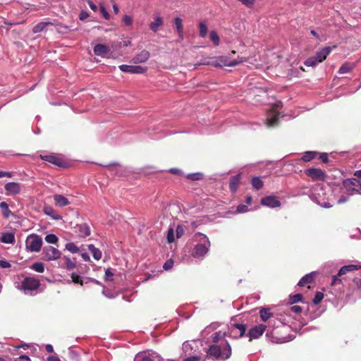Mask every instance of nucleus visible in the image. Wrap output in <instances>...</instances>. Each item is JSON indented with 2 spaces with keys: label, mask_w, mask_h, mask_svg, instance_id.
I'll return each mask as SVG.
<instances>
[{
  "label": "nucleus",
  "mask_w": 361,
  "mask_h": 361,
  "mask_svg": "<svg viewBox=\"0 0 361 361\" xmlns=\"http://www.w3.org/2000/svg\"><path fill=\"white\" fill-rule=\"evenodd\" d=\"M231 355V347L228 341L220 345L213 344L209 345L206 351L204 358L212 359L216 361L219 360H228Z\"/></svg>",
  "instance_id": "nucleus-1"
},
{
  "label": "nucleus",
  "mask_w": 361,
  "mask_h": 361,
  "mask_svg": "<svg viewBox=\"0 0 361 361\" xmlns=\"http://www.w3.org/2000/svg\"><path fill=\"white\" fill-rule=\"evenodd\" d=\"M192 240L197 243L192 251V256L195 258L202 259L209 252L211 245L210 241L206 235L199 232L193 235Z\"/></svg>",
  "instance_id": "nucleus-2"
},
{
  "label": "nucleus",
  "mask_w": 361,
  "mask_h": 361,
  "mask_svg": "<svg viewBox=\"0 0 361 361\" xmlns=\"http://www.w3.org/2000/svg\"><path fill=\"white\" fill-rule=\"evenodd\" d=\"M332 48L331 47H326L317 51L315 56L308 58L305 61V65L307 66H314L317 63L324 61L327 56L331 53Z\"/></svg>",
  "instance_id": "nucleus-3"
},
{
  "label": "nucleus",
  "mask_w": 361,
  "mask_h": 361,
  "mask_svg": "<svg viewBox=\"0 0 361 361\" xmlns=\"http://www.w3.org/2000/svg\"><path fill=\"white\" fill-rule=\"evenodd\" d=\"M42 246V239L37 234H31L25 240L26 249L30 252H39Z\"/></svg>",
  "instance_id": "nucleus-4"
},
{
  "label": "nucleus",
  "mask_w": 361,
  "mask_h": 361,
  "mask_svg": "<svg viewBox=\"0 0 361 361\" xmlns=\"http://www.w3.org/2000/svg\"><path fill=\"white\" fill-rule=\"evenodd\" d=\"M346 193L349 195H353L354 193L361 194L360 191L361 189V183L357 178H347L343 180L342 183Z\"/></svg>",
  "instance_id": "nucleus-5"
},
{
  "label": "nucleus",
  "mask_w": 361,
  "mask_h": 361,
  "mask_svg": "<svg viewBox=\"0 0 361 361\" xmlns=\"http://www.w3.org/2000/svg\"><path fill=\"white\" fill-rule=\"evenodd\" d=\"M361 269V265L349 264L342 267L338 271L337 275L332 277L331 286L342 285V280L338 277L347 274L348 272L358 270Z\"/></svg>",
  "instance_id": "nucleus-6"
},
{
  "label": "nucleus",
  "mask_w": 361,
  "mask_h": 361,
  "mask_svg": "<svg viewBox=\"0 0 361 361\" xmlns=\"http://www.w3.org/2000/svg\"><path fill=\"white\" fill-rule=\"evenodd\" d=\"M42 259L45 261L56 260L61 257V252L58 249L51 246H45L42 250Z\"/></svg>",
  "instance_id": "nucleus-7"
},
{
  "label": "nucleus",
  "mask_w": 361,
  "mask_h": 361,
  "mask_svg": "<svg viewBox=\"0 0 361 361\" xmlns=\"http://www.w3.org/2000/svg\"><path fill=\"white\" fill-rule=\"evenodd\" d=\"M305 174L310 177L312 181H325L327 178L326 172L317 168L305 169Z\"/></svg>",
  "instance_id": "nucleus-8"
},
{
  "label": "nucleus",
  "mask_w": 361,
  "mask_h": 361,
  "mask_svg": "<svg viewBox=\"0 0 361 361\" xmlns=\"http://www.w3.org/2000/svg\"><path fill=\"white\" fill-rule=\"evenodd\" d=\"M40 281L34 277H25L21 282V289L26 291H33L39 288Z\"/></svg>",
  "instance_id": "nucleus-9"
},
{
  "label": "nucleus",
  "mask_w": 361,
  "mask_h": 361,
  "mask_svg": "<svg viewBox=\"0 0 361 361\" xmlns=\"http://www.w3.org/2000/svg\"><path fill=\"white\" fill-rule=\"evenodd\" d=\"M245 59L243 57H238V59L231 61L226 56H220L217 62L214 64L215 66H235L242 63Z\"/></svg>",
  "instance_id": "nucleus-10"
},
{
  "label": "nucleus",
  "mask_w": 361,
  "mask_h": 361,
  "mask_svg": "<svg viewBox=\"0 0 361 361\" xmlns=\"http://www.w3.org/2000/svg\"><path fill=\"white\" fill-rule=\"evenodd\" d=\"M119 69L123 73H135V74H141L144 73L147 71V67H143L141 66H130V65H121L119 66Z\"/></svg>",
  "instance_id": "nucleus-11"
},
{
  "label": "nucleus",
  "mask_w": 361,
  "mask_h": 361,
  "mask_svg": "<svg viewBox=\"0 0 361 361\" xmlns=\"http://www.w3.org/2000/svg\"><path fill=\"white\" fill-rule=\"evenodd\" d=\"M4 188L6 192V195H14L20 193L22 185L19 183L10 182L4 185Z\"/></svg>",
  "instance_id": "nucleus-12"
},
{
  "label": "nucleus",
  "mask_w": 361,
  "mask_h": 361,
  "mask_svg": "<svg viewBox=\"0 0 361 361\" xmlns=\"http://www.w3.org/2000/svg\"><path fill=\"white\" fill-rule=\"evenodd\" d=\"M261 204L263 206H266L270 208H276L281 206V202L279 200L278 197L273 195L263 197L261 200Z\"/></svg>",
  "instance_id": "nucleus-13"
},
{
  "label": "nucleus",
  "mask_w": 361,
  "mask_h": 361,
  "mask_svg": "<svg viewBox=\"0 0 361 361\" xmlns=\"http://www.w3.org/2000/svg\"><path fill=\"white\" fill-rule=\"evenodd\" d=\"M266 329L267 326L264 324H259L251 328L248 333L250 341L259 338L264 334Z\"/></svg>",
  "instance_id": "nucleus-14"
},
{
  "label": "nucleus",
  "mask_w": 361,
  "mask_h": 361,
  "mask_svg": "<svg viewBox=\"0 0 361 361\" xmlns=\"http://www.w3.org/2000/svg\"><path fill=\"white\" fill-rule=\"evenodd\" d=\"M39 157L42 160H44V161H48L51 164H53L56 166H63L64 165V161L63 160L56 156L55 154H45V155H43V154H40L39 155Z\"/></svg>",
  "instance_id": "nucleus-15"
},
{
  "label": "nucleus",
  "mask_w": 361,
  "mask_h": 361,
  "mask_svg": "<svg viewBox=\"0 0 361 361\" xmlns=\"http://www.w3.org/2000/svg\"><path fill=\"white\" fill-rule=\"evenodd\" d=\"M247 329V326L242 324H233L231 327V334L234 338L242 337L244 336Z\"/></svg>",
  "instance_id": "nucleus-16"
},
{
  "label": "nucleus",
  "mask_w": 361,
  "mask_h": 361,
  "mask_svg": "<svg viewBox=\"0 0 361 361\" xmlns=\"http://www.w3.org/2000/svg\"><path fill=\"white\" fill-rule=\"evenodd\" d=\"M75 232L80 238H85L90 235V228L86 223L77 224Z\"/></svg>",
  "instance_id": "nucleus-17"
},
{
  "label": "nucleus",
  "mask_w": 361,
  "mask_h": 361,
  "mask_svg": "<svg viewBox=\"0 0 361 361\" xmlns=\"http://www.w3.org/2000/svg\"><path fill=\"white\" fill-rule=\"evenodd\" d=\"M93 51L95 55L104 57L109 52L110 49L105 44H98L94 46Z\"/></svg>",
  "instance_id": "nucleus-18"
},
{
  "label": "nucleus",
  "mask_w": 361,
  "mask_h": 361,
  "mask_svg": "<svg viewBox=\"0 0 361 361\" xmlns=\"http://www.w3.org/2000/svg\"><path fill=\"white\" fill-rule=\"evenodd\" d=\"M54 201L56 206L63 207L70 204L69 200L62 195H54Z\"/></svg>",
  "instance_id": "nucleus-19"
},
{
  "label": "nucleus",
  "mask_w": 361,
  "mask_h": 361,
  "mask_svg": "<svg viewBox=\"0 0 361 361\" xmlns=\"http://www.w3.org/2000/svg\"><path fill=\"white\" fill-rule=\"evenodd\" d=\"M149 52L147 50H142L138 53L134 58L133 62L135 63H144L149 58Z\"/></svg>",
  "instance_id": "nucleus-20"
},
{
  "label": "nucleus",
  "mask_w": 361,
  "mask_h": 361,
  "mask_svg": "<svg viewBox=\"0 0 361 361\" xmlns=\"http://www.w3.org/2000/svg\"><path fill=\"white\" fill-rule=\"evenodd\" d=\"M240 181V174H238L236 176L231 177L229 183V188L233 192H235L237 191Z\"/></svg>",
  "instance_id": "nucleus-21"
},
{
  "label": "nucleus",
  "mask_w": 361,
  "mask_h": 361,
  "mask_svg": "<svg viewBox=\"0 0 361 361\" xmlns=\"http://www.w3.org/2000/svg\"><path fill=\"white\" fill-rule=\"evenodd\" d=\"M44 212L47 216H51L53 219L59 220L61 219V216L51 207H45L44 208Z\"/></svg>",
  "instance_id": "nucleus-22"
},
{
  "label": "nucleus",
  "mask_w": 361,
  "mask_h": 361,
  "mask_svg": "<svg viewBox=\"0 0 361 361\" xmlns=\"http://www.w3.org/2000/svg\"><path fill=\"white\" fill-rule=\"evenodd\" d=\"M314 281V273H310L304 276L298 282L299 286H304L306 284L312 283Z\"/></svg>",
  "instance_id": "nucleus-23"
},
{
  "label": "nucleus",
  "mask_w": 361,
  "mask_h": 361,
  "mask_svg": "<svg viewBox=\"0 0 361 361\" xmlns=\"http://www.w3.org/2000/svg\"><path fill=\"white\" fill-rule=\"evenodd\" d=\"M1 241L4 243L13 244L15 242V236L12 233H4L1 238Z\"/></svg>",
  "instance_id": "nucleus-24"
},
{
  "label": "nucleus",
  "mask_w": 361,
  "mask_h": 361,
  "mask_svg": "<svg viewBox=\"0 0 361 361\" xmlns=\"http://www.w3.org/2000/svg\"><path fill=\"white\" fill-rule=\"evenodd\" d=\"M88 250L91 252L94 259L99 260L102 258V252L98 248L95 247L94 245H89Z\"/></svg>",
  "instance_id": "nucleus-25"
},
{
  "label": "nucleus",
  "mask_w": 361,
  "mask_h": 361,
  "mask_svg": "<svg viewBox=\"0 0 361 361\" xmlns=\"http://www.w3.org/2000/svg\"><path fill=\"white\" fill-rule=\"evenodd\" d=\"M319 154L318 152L314 151H307L305 152L303 156L301 157V160L305 162L310 161L311 160L315 159L317 156Z\"/></svg>",
  "instance_id": "nucleus-26"
},
{
  "label": "nucleus",
  "mask_w": 361,
  "mask_h": 361,
  "mask_svg": "<svg viewBox=\"0 0 361 361\" xmlns=\"http://www.w3.org/2000/svg\"><path fill=\"white\" fill-rule=\"evenodd\" d=\"M354 68V65L350 63H345L339 68L338 73L344 74L350 72Z\"/></svg>",
  "instance_id": "nucleus-27"
},
{
  "label": "nucleus",
  "mask_w": 361,
  "mask_h": 361,
  "mask_svg": "<svg viewBox=\"0 0 361 361\" xmlns=\"http://www.w3.org/2000/svg\"><path fill=\"white\" fill-rule=\"evenodd\" d=\"M260 317L263 322H267L271 317L273 316V314L270 312L269 309L263 308L259 312Z\"/></svg>",
  "instance_id": "nucleus-28"
},
{
  "label": "nucleus",
  "mask_w": 361,
  "mask_h": 361,
  "mask_svg": "<svg viewBox=\"0 0 361 361\" xmlns=\"http://www.w3.org/2000/svg\"><path fill=\"white\" fill-rule=\"evenodd\" d=\"M279 123V116L278 114H275L271 117L268 118L267 119V125L269 127H274L277 126Z\"/></svg>",
  "instance_id": "nucleus-29"
},
{
  "label": "nucleus",
  "mask_w": 361,
  "mask_h": 361,
  "mask_svg": "<svg viewBox=\"0 0 361 361\" xmlns=\"http://www.w3.org/2000/svg\"><path fill=\"white\" fill-rule=\"evenodd\" d=\"M251 183L252 187L256 190L261 189L264 183L259 177H254L252 178Z\"/></svg>",
  "instance_id": "nucleus-30"
},
{
  "label": "nucleus",
  "mask_w": 361,
  "mask_h": 361,
  "mask_svg": "<svg viewBox=\"0 0 361 361\" xmlns=\"http://www.w3.org/2000/svg\"><path fill=\"white\" fill-rule=\"evenodd\" d=\"M0 208L3 211V216L5 218H8L11 213V212L10 211V209L8 208V204L5 202H0Z\"/></svg>",
  "instance_id": "nucleus-31"
},
{
  "label": "nucleus",
  "mask_w": 361,
  "mask_h": 361,
  "mask_svg": "<svg viewBox=\"0 0 361 361\" xmlns=\"http://www.w3.org/2000/svg\"><path fill=\"white\" fill-rule=\"evenodd\" d=\"M30 268L38 273H43L44 271V265L42 262H35L31 265Z\"/></svg>",
  "instance_id": "nucleus-32"
},
{
  "label": "nucleus",
  "mask_w": 361,
  "mask_h": 361,
  "mask_svg": "<svg viewBox=\"0 0 361 361\" xmlns=\"http://www.w3.org/2000/svg\"><path fill=\"white\" fill-rule=\"evenodd\" d=\"M204 176L202 173H192L187 176V178L191 180H200L203 178Z\"/></svg>",
  "instance_id": "nucleus-33"
},
{
  "label": "nucleus",
  "mask_w": 361,
  "mask_h": 361,
  "mask_svg": "<svg viewBox=\"0 0 361 361\" xmlns=\"http://www.w3.org/2000/svg\"><path fill=\"white\" fill-rule=\"evenodd\" d=\"M209 38L213 42L214 46H218L219 44V37L216 31L212 30L210 32Z\"/></svg>",
  "instance_id": "nucleus-34"
},
{
  "label": "nucleus",
  "mask_w": 361,
  "mask_h": 361,
  "mask_svg": "<svg viewBox=\"0 0 361 361\" xmlns=\"http://www.w3.org/2000/svg\"><path fill=\"white\" fill-rule=\"evenodd\" d=\"M302 295L299 293L293 295H290L289 303L292 305L298 302H301L302 300Z\"/></svg>",
  "instance_id": "nucleus-35"
},
{
  "label": "nucleus",
  "mask_w": 361,
  "mask_h": 361,
  "mask_svg": "<svg viewBox=\"0 0 361 361\" xmlns=\"http://www.w3.org/2000/svg\"><path fill=\"white\" fill-rule=\"evenodd\" d=\"M71 277L72 281L74 283L79 284L80 286H83V281L82 279V277L80 275H78L76 273H72Z\"/></svg>",
  "instance_id": "nucleus-36"
},
{
  "label": "nucleus",
  "mask_w": 361,
  "mask_h": 361,
  "mask_svg": "<svg viewBox=\"0 0 361 361\" xmlns=\"http://www.w3.org/2000/svg\"><path fill=\"white\" fill-rule=\"evenodd\" d=\"M324 293H322V292H319V291H317L312 300V302L314 304V305H318L319 304L322 300H323L324 298Z\"/></svg>",
  "instance_id": "nucleus-37"
},
{
  "label": "nucleus",
  "mask_w": 361,
  "mask_h": 361,
  "mask_svg": "<svg viewBox=\"0 0 361 361\" xmlns=\"http://www.w3.org/2000/svg\"><path fill=\"white\" fill-rule=\"evenodd\" d=\"M45 240L48 243L56 244L58 242V238L54 234H48L45 237Z\"/></svg>",
  "instance_id": "nucleus-38"
},
{
  "label": "nucleus",
  "mask_w": 361,
  "mask_h": 361,
  "mask_svg": "<svg viewBox=\"0 0 361 361\" xmlns=\"http://www.w3.org/2000/svg\"><path fill=\"white\" fill-rule=\"evenodd\" d=\"M66 249L72 253H76L79 251L78 246L73 243H68L66 245Z\"/></svg>",
  "instance_id": "nucleus-39"
},
{
  "label": "nucleus",
  "mask_w": 361,
  "mask_h": 361,
  "mask_svg": "<svg viewBox=\"0 0 361 361\" xmlns=\"http://www.w3.org/2000/svg\"><path fill=\"white\" fill-rule=\"evenodd\" d=\"M99 10H100V12H101L102 15L103 16L104 18L106 20H110V15L107 12V11L105 8L104 4H102V3L99 4Z\"/></svg>",
  "instance_id": "nucleus-40"
},
{
  "label": "nucleus",
  "mask_w": 361,
  "mask_h": 361,
  "mask_svg": "<svg viewBox=\"0 0 361 361\" xmlns=\"http://www.w3.org/2000/svg\"><path fill=\"white\" fill-rule=\"evenodd\" d=\"M224 336L225 334H222L221 331L215 332L212 336V342L218 343L221 338L224 337Z\"/></svg>",
  "instance_id": "nucleus-41"
},
{
  "label": "nucleus",
  "mask_w": 361,
  "mask_h": 361,
  "mask_svg": "<svg viewBox=\"0 0 361 361\" xmlns=\"http://www.w3.org/2000/svg\"><path fill=\"white\" fill-rule=\"evenodd\" d=\"M66 259V267L68 270L73 269L75 267V264L71 260L69 257H65Z\"/></svg>",
  "instance_id": "nucleus-42"
},
{
  "label": "nucleus",
  "mask_w": 361,
  "mask_h": 361,
  "mask_svg": "<svg viewBox=\"0 0 361 361\" xmlns=\"http://www.w3.org/2000/svg\"><path fill=\"white\" fill-rule=\"evenodd\" d=\"M174 232L172 228H170L167 231V240L169 243H171L174 241Z\"/></svg>",
  "instance_id": "nucleus-43"
},
{
  "label": "nucleus",
  "mask_w": 361,
  "mask_h": 361,
  "mask_svg": "<svg viewBox=\"0 0 361 361\" xmlns=\"http://www.w3.org/2000/svg\"><path fill=\"white\" fill-rule=\"evenodd\" d=\"M207 34V24H200V35L201 37H204Z\"/></svg>",
  "instance_id": "nucleus-44"
},
{
  "label": "nucleus",
  "mask_w": 361,
  "mask_h": 361,
  "mask_svg": "<svg viewBox=\"0 0 361 361\" xmlns=\"http://www.w3.org/2000/svg\"><path fill=\"white\" fill-rule=\"evenodd\" d=\"M206 358H202L200 356L193 355L185 357L184 361H205Z\"/></svg>",
  "instance_id": "nucleus-45"
},
{
  "label": "nucleus",
  "mask_w": 361,
  "mask_h": 361,
  "mask_svg": "<svg viewBox=\"0 0 361 361\" xmlns=\"http://www.w3.org/2000/svg\"><path fill=\"white\" fill-rule=\"evenodd\" d=\"M45 25L46 24H37L35 25L32 29L33 33H37L42 31L44 29Z\"/></svg>",
  "instance_id": "nucleus-46"
},
{
  "label": "nucleus",
  "mask_w": 361,
  "mask_h": 361,
  "mask_svg": "<svg viewBox=\"0 0 361 361\" xmlns=\"http://www.w3.org/2000/svg\"><path fill=\"white\" fill-rule=\"evenodd\" d=\"M319 159L323 162V163H328L329 162V157L327 153H319Z\"/></svg>",
  "instance_id": "nucleus-47"
},
{
  "label": "nucleus",
  "mask_w": 361,
  "mask_h": 361,
  "mask_svg": "<svg viewBox=\"0 0 361 361\" xmlns=\"http://www.w3.org/2000/svg\"><path fill=\"white\" fill-rule=\"evenodd\" d=\"M236 211L238 213H244V212H246L248 211V208H247V206H246L245 204H239L237 207Z\"/></svg>",
  "instance_id": "nucleus-48"
},
{
  "label": "nucleus",
  "mask_w": 361,
  "mask_h": 361,
  "mask_svg": "<svg viewBox=\"0 0 361 361\" xmlns=\"http://www.w3.org/2000/svg\"><path fill=\"white\" fill-rule=\"evenodd\" d=\"M173 265V261L172 259H169L167 260L164 266H163V268L165 269V270H169L170 269L172 268Z\"/></svg>",
  "instance_id": "nucleus-49"
},
{
  "label": "nucleus",
  "mask_w": 361,
  "mask_h": 361,
  "mask_svg": "<svg viewBox=\"0 0 361 361\" xmlns=\"http://www.w3.org/2000/svg\"><path fill=\"white\" fill-rule=\"evenodd\" d=\"M353 282L357 288L361 289V274L353 279Z\"/></svg>",
  "instance_id": "nucleus-50"
},
{
  "label": "nucleus",
  "mask_w": 361,
  "mask_h": 361,
  "mask_svg": "<svg viewBox=\"0 0 361 361\" xmlns=\"http://www.w3.org/2000/svg\"><path fill=\"white\" fill-rule=\"evenodd\" d=\"M114 274L111 272L110 269H107L105 271V280L111 281Z\"/></svg>",
  "instance_id": "nucleus-51"
},
{
  "label": "nucleus",
  "mask_w": 361,
  "mask_h": 361,
  "mask_svg": "<svg viewBox=\"0 0 361 361\" xmlns=\"http://www.w3.org/2000/svg\"><path fill=\"white\" fill-rule=\"evenodd\" d=\"M56 25V30L59 32H65V31L63 30H67L68 27L67 26H63L64 24H61V23H59V24H54Z\"/></svg>",
  "instance_id": "nucleus-52"
},
{
  "label": "nucleus",
  "mask_w": 361,
  "mask_h": 361,
  "mask_svg": "<svg viewBox=\"0 0 361 361\" xmlns=\"http://www.w3.org/2000/svg\"><path fill=\"white\" fill-rule=\"evenodd\" d=\"M89 16V14L87 11H82L80 14H79V19L82 21L85 20V19L87 18V17Z\"/></svg>",
  "instance_id": "nucleus-53"
},
{
  "label": "nucleus",
  "mask_w": 361,
  "mask_h": 361,
  "mask_svg": "<svg viewBox=\"0 0 361 361\" xmlns=\"http://www.w3.org/2000/svg\"><path fill=\"white\" fill-rule=\"evenodd\" d=\"M290 310L293 312L299 314V313H300L302 312V307L300 306H299V305H294V306H292L290 307Z\"/></svg>",
  "instance_id": "nucleus-54"
},
{
  "label": "nucleus",
  "mask_w": 361,
  "mask_h": 361,
  "mask_svg": "<svg viewBox=\"0 0 361 361\" xmlns=\"http://www.w3.org/2000/svg\"><path fill=\"white\" fill-rule=\"evenodd\" d=\"M184 233L183 227L178 225L176 228V235L178 238H180Z\"/></svg>",
  "instance_id": "nucleus-55"
},
{
  "label": "nucleus",
  "mask_w": 361,
  "mask_h": 361,
  "mask_svg": "<svg viewBox=\"0 0 361 361\" xmlns=\"http://www.w3.org/2000/svg\"><path fill=\"white\" fill-rule=\"evenodd\" d=\"M11 267V265L8 262L0 260V267L6 269V268H10Z\"/></svg>",
  "instance_id": "nucleus-56"
},
{
  "label": "nucleus",
  "mask_w": 361,
  "mask_h": 361,
  "mask_svg": "<svg viewBox=\"0 0 361 361\" xmlns=\"http://www.w3.org/2000/svg\"><path fill=\"white\" fill-rule=\"evenodd\" d=\"M246 6L250 7L254 4L255 0H239Z\"/></svg>",
  "instance_id": "nucleus-57"
},
{
  "label": "nucleus",
  "mask_w": 361,
  "mask_h": 361,
  "mask_svg": "<svg viewBox=\"0 0 361 361\" xmlns=\"http://www.w3.org/2000/svg\"><path fill=\"white\" fill-rule=\"evenodd\" d=\"M15 361H31V360L28 356L24 355L16 358Z\"/></svg>",
  "instance_id": "nucleus-58"
},
{
  "label": "nucleus",
  "mask_w": 361,
  "mask_h": 361,
  "mask_svg": "<svg viewBox=\"0 0 361 361\" xmlns=\"http://www.w3.org/2000/svg\"><path fill=\"white\" fill-rule=\"evenodd\" d=\"M169 172L172 174H175V175H180L182 174V171L178 169H171L169 170Z\"/></svg>",
  "instance_id": "nucleus-59"
},
{
  "label": "nucleus",
  "mask_w": 361,
  "mask_h": 361,
  "mask_svg": "<svg viewBox=\"0 0 361 361\" xmlns=\"http://www.w3.org/2000/svg\"><path fill=\"white\" fill-rule=\"evenodd\" d=\"M132 18L130 16L126 15L123 18V23H132Z\"/></svg>",
  "instance_id": "nucleus-60"
},
{
  "label": "nucleus",
  "mask_w": 361,
  "mask_h": 361,
  "mask_svg": "<svg viewBox=\"0 0 361 361\" xmlns=\"http://www.w3.org/2000/svg\"><path fill=\"white\" fill-rule=\"evenodd\" d=\"M45 349L47 353H52L54 352V348L50 344L46 345Z\"/></svg>",
  "instance_id": "nucleus-61"
},
{
  "label": "nucleus",
  "mask_w": 361,
  "mask_h": 361,
  "mask_svg": "<svg viewBox=\"0 0 361 361\" xmlns=\"http://www.w3.org/2000/svg\"><path fill=\"white\" fill-rule=\"evenodd\" d=\"M47 361H61L60 359L56 356H49L47 359Z\"/></svg>",
  "instance_id": "nucleus-62"
},
{
  "label": "nucleus",
  "mask_w": 361,
  "mask_h": 361,
  "mask_svg": "<svg viewBox=\"0 0 361 361\" xmlns=\"http://www.w3.org/2000/svg\"><path fill=\"white\" fill-rule=\"evenodd\" d=\"M156 360H157V357L153 358L150 356H145L142 359V361H156Z\"/></svg>",
  "instance_id": "nucleus-63"
},
{
  "label": "nucleus",
  "mask_w": 361,
  "mask_h": 361,
  "mask_svg": "<svg viewBox=\"0 0 361 361\" xmlns=\"http://www.w3.org/2000/svg\"><path fill=\"white\" fill-rule=\"evenodd\" d=\"M191 349L190 344L183 343V350L184 353H187L188 350Z\"/></svg>",
  "instance_id": "nucleus-64"
}]
</instances>
